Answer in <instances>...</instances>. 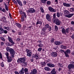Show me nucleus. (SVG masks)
I'll list each match as a JSON object with an SVG mask.
<instances>
[{"label":"nucleus","mask_w":74,"mask_h":74,"mask_svg":"<svg viewBox=\"0 0 74 74\" xmlns=\"http://www.w3.org/2000/svg\"><path fill=\"white\" fill-rule=\"evenodd\" d=\"M49 10L50 11H51V12H55L56 11V10L50 7H49Z\"/></svg>","instance_id":"14"},{"label":"nucleus","mask_w":74,"mask_h":74,"mask_svg":"<svg viewBox=\"0 0 74 74\" xmlns=\"http://www.w3.org/2000/svg\"><path fill=\"white\" fill-rule=\"evenodd\" d=\"M55 40V39H54L53 38H51L50 40V41L51 42H54V40Z\"/></svg>","instance_id":"42"},{"label":"nucleus","mask_w":74,"mask_h":74,"mask_svg":"<svg viewBox=\"0 0 74 74\" xmlns=\"http://www.w3.org/2000/svg\"><path fill=\"white\" fill-rule=\"evenodd\" d=\"M55 3H56V4H58V0H55Z\"/></svg>","instance_id":"59"},{"label":"nucleus","mask_w":74,"mask_h":74,"mask_svg":"<svg viewBox=\"0 0 74 74\" xmlns=\"http://www.w3.org/2000/svg\"><path fill=\"white\" fill-rule=\"evenodd\" d=\"M61 47L62 49H66V48H67L66 46L63 45H61Z\"/></svg>","instance_id":"35"},{"label":"nucleus","mask_w":74,"mask_h":74,"mask_svg":"<svg viewBox=\"0 0 74 74\" xmlns=\"http://www.w3.org/2000/svg\"><path fill=\"white\" fill-rule=\"evenodd\" d=\"M51 55L52 57H56L58 56V53L56 52H53L51 53Z\"/></svg>","instance_id":"9"},{"label":"nucleus","mask_w":74,"mask_h":74,"mask_svg":"<svg viewBox=\"0 0 74 74\" xmlns=\"http://www.w3.org/2000/svg\"><path fill=\"white\" fill-rule=\"evenodd\" d=\"M47 5H50V4H51V1H47Z\"/></svg>","instance_id":"49"},{"label":"nucleus","mask_w":74,"mask_h":74,"mask_svg":"<svg viewBox=\"0 0 74 74\" xmlns=\"http://www.w3.org/2000/svg\"><path fill=\"white\" fill-rule=\"evenodd\" d=\"M53 22L54 23H55L57 25H60L61 24V21L58 19H55L53 20Z\"/></svg>","instance_id":"2"},{"label":"nucleus","mask_w":74,"mask_h":74,"mask_svg":"<svg viewBox=\"0 0 74 74\" xmlns=\"http://www.w3.org/2000/svg\"><path fill=\"white\" fill-rule=\"evenodd\" d=\"M40 10L42 12H44V9H43V8H42V7H40Z\"/></svg>","instance_id":"45"},{"label":"nucleus","mask_w":74,"mask_h":74,"mask_svg":"<svg viewBox=\"0 0 74 74\" xmlns=\"http://www.w3.org/2000/svg\"><path fill=\"white\" fill-rule=\"evenodd\" d=\"M27 12L29 13H31V14H32V13H34V12H36V10L33 8H31L29 9L27 11Z\"/></svg>","instance_id":"6"},{"label":"nucleus","mask_w":74,"mask_h":74,"mask_svg":"<svg viewBox=\"0 0 74 74\" xmlns=\"http://www.w3.org/2000/svg\"><path fill=\"white\" fill-rule=\"evenodd\" d=\"M70 52H71L70 50L68 49L66 50V52H64V53L66 57H69V54L68 53H70Z\"/></svg>","instance_id":"7"},{"label":"nucleus","mask_w":74,"mask_h":74,"mask_svg":"<svg viewBox=\"0 0 74 74\" xmlns=\"http://www.w3.org/2000/svg\"><path fill=\"white\" fill-rule=\"evenodd\" d=\"M16 26L17 27H21V25L19 23H16Z\"/></svg>","instance_id":"23"},{"label":"nucleus","mask_w":74,"mask_h":74,"mask_svg":"<svg viewBox=\"0 0 74 74\" xmlns=\"http://www.w3.org/2000/svg\"><path fill=\"white\" fill-rule=\"evenodd\" d=\"M23 15L25 17H26V13H25V12H23Z\"/></svg>","instance_id":"52"},{"label":"nucleus","mask_w":74,"mask_h":74,"mask_svg":"<svg viewBox=\"0 0 74 74\" xmlns=\"http://www.w3.org/2000/svg\"><path fill=\"white\" fill-rule=\"evenodd\" d=\"M51 63H49L47 64V66H48V67H51Z\"/></svg>","instance_id":"47"},{"label":"nucleus","mask_w":74,"mask_h":74,"mask_svg":"<svg viewBox=\"0 0 74 74\" xmlns=\"http://www.w3.org/2000/svg\"><path fill=\"white\" fill-rule=\"evenodd\" d=\"M38 24H40V25H42V22L40 20H38L36 23V25H37Z\"/></svg>","instance_id":"25"},{"label":"nucleus","mask_w":74,"mask_h":74,"mask_svg":"<svg viewBox=\"0 0 74 74\" xmlns=\"http://www.w3.org/2000/svg\"><path fill=\"white\" fill-rule=\"evenodd\" d=\"M55 27L56 30H58V26L57 25H55Z\"/></svg>","instance_id":"48"},{"label":"nucleus","mask_w":74,"mask_h":74,"mask_svg":"<svg viewBox=\"0 0 74 74\" xmlns=\"http://www.w3.org/2000/svg\"><path fill=\"white\" fill-rule=\"evenodd\" d=\"M54 67H55V65L51 64V66H50V67H51V68Z\"/></svg>","instance_id":"56"},{"label":"nucleus","mask_w":74,"mask_h":74,"mask_svg":"<svg viewBox=\"0 0 74 74\" xmlns=\"http://www.w3.org/2000/svg\"><path fill=\"white\" fill-rule=\"evenodd\" d=\"M62 32L63 34H66L67 33L66 32V29L64 28H63L62 30Z\"/></svg>","instance_id":"21"},{"label":"nucleus","mask_w":74,"mask_h":74,"mask_svg":"<svg viewBox=\"0 0 74 74\" xmlns=\"http://www.w3.org/2000/svg\"><path fill=\"white\" fill-rule=\"evenodd\" d=\"M23 69V68L22 70L19 71V73L20 74H24V73H25V71H24V69Z\"/></svg>","instance_id":"22"},{"label":"nucleus","mask_w":74,"mask_h":74,"mask_svg":"<svg viewBox=\"0 0 74 74\" xmlns=\"http://www.w3.org/2000/svg\"><path fill=\"white\" fill-rule=\"evenodd\" d=\"M51 29H52V28H51V27L50 26H49L48 29V30L49 32H50L51 30Z\"/></svg>","instance_id":"57"},{"label":"nucleus","mask_w":74,"mask_h":74,"mask_svg":"<svg viewBox=\"0 0 74 74\" xmlns=\"http://www.w3.org/2000/svg\"><path fill=\"white\" fill-rule=\"evenodd\" d=\"M53 18L54 19H55V18H56V13H54L53 14Z\"/></svg>","instance_id":"54"},{"label":"nucleus","mask_w":74,"mask_h":74,"mask_svg":"<svg viewBox=\"0 0 74 74\" xmlns=\"http://www.w3.org/2000/svg\"><path fill=\"white\" fill-rule=\"evenodd\" d=\"M8 39L9 41L10 42L12 43V44H15V43H14V41H13V40H12V39L11 37H10L9 36H8Z\"/></svg>","instance_id":"8"},{"label":"nucleus","mask_w":74,"mask_h":74,"mask_svg":"<svg viewBox=\"0 0 74 74\" xmlns=\"http://www.w3.org/2000/svg\"><path fill=\"white\" fill-rule=\"evenodd\" d=\"M37 73V70L36 69H35L33 70V71L31 70V74H36Z\"/></svg>","instance_id":"12"},{"label":"nucleus","mask_w":74,"mask_h":74,"mask_svg":"<svg viewBox=\"0 0 74 74\" xmlns=\"http://www.w3.org/2000/svg\"><path fill=\"white\" fill-rule=\"evenodd\" d=\"M4 5L5 7V8L6 11H8V6H7V5L6 3H4Z\"/></svg>","instance_id":"32"},{"label":"nucleus","mask_w":74,"mask_h":74,"mask_svg":"<svg viewBox=\"0 0 74 74\" xmlns=\"http://www.w3.org/2000/svg\"><path fill=\"white\" fill-rule=\"evenodd\" d=\"M22 64H23V65L25 66H27V62H24L23 63H22Z\"/></svg>","instance_id":"43"},{"label":"nucleus","mask_w":74,"mask_h":74,"mask_svg":"<svg viewBox=\"0 0 74 74\" xmlns=\"http://www.w3.org/2000/svg\"><path fill=\"white\" fill-rule=\"evenodd\" d=\"M5 19H6L5 17L4 16L2 17L1 19V21H4L5 20Z\"/></svg>","instance_id":"40"},{"label":"nucleus","mask_w":74,"mask_h":74,"mask_svg":"<svg viewBox=\"0 0 74 74\" xmlns=\"http://www.w3.org/2000/svg\"><path fill=\"white\" fill-rule=\"evenodd\" d=\"M40 64H41L42 67H44V66H45V65L46 64V63L45 62H40Z\"/></svg>","instance_id":"24"},{"label":"nucleus","mask_w":74,"mask_h":74,"mask_svg":"<svg viewBox=\"0 0 74 74\" xmlns=\"http://www.w3.org/2000/svg\"><path fill=\"white\" fill-rule=\"evenodd\" d=\"M24 20H25V19H24V16L22 17V18L21 20V22H23V21H24Z\"/></svg>","instance_id":"46"},{"label":"nucleus","mask_w":74,"mask_h":74,"mask_svg":"<svg viewBox=\"0 0 74 74\" xmlns=\"http://www.w3.org/2000/svg\"><path fill=\"white\" fill-rule=\"evenodd\" d=\"M14 73H15L16 74H19V73H18V72H17V71H14Z\"/></svg>","instance_id":"64"},{"label":"nucleus","mask_w":74,"mask_h":74,"mask_svg":"<svg viewBox=\"0 0 74 74\" xmlns=\"http://www.w3.org/2000/svg\"><path fill=\"white\" fill-rule=\"evenodd\" d=\"M10 52L11 55V56H12V58H14L15 56L14 55L15 54V51L12 49H10Z\"/></svg>","instance_id":"5"},{"label":"nucleus","mask_w":74,"mask_h":74,"mask_svg":"<svg viewBox=\"0 0 74 74\" xmlns=\"http://www.w3.org/2000/svg\"><path fill=\"white\" fill-rule=\"evenodd\" d=\"M64 12L65 14H69V11L67 10H65Z\"/></svg>","instance_id":"31"},{"label":"nucleus","mask_w":74,"mask_h":74,"mask_svg":"<svg viewBox=\"0 0 74 74\" xmlns=\"http://www.w3.org/2000/svg\"><path fill=\"white\" fill-rule=\"evenodd\" d=\"M5 54L6 55V58L9 57V53H8V52H6L5 53Z\"/></svg>","instance_id":"33"},{"label":"nucleus","mask_w":74,"mask_h":74,"mask_svg":"<svg viewBox=\"0 0 74 74\" xmlns=\"http://www.w3.org/2000/svg\"><path fill=\"white\" fill-rule=\"evenodd\" d=\"M4 44H5V43H4V42H1V47H3V46H4Z\"/></svg>","instance_id":"41"},{"label":"nucleus","mask_w":74,"mask_h":74,"mask_svg":"<svg viewBox=\"0 0 74 74\" xmlns=\"http://www.w3.org/2000/svg\"><path fill=\"white\" fill-rule=\"evenodd\" d=\"M71 24L72 25H74V21H72L71 22Z\"/></svg>","instance_id":"61"},{"label":"nucleus","mask_w":74,"mask_h":74,"mask_svg":"<svg viewBox=\"0 0 74 74\" xmlns=\"http://www.w3.org/2000/svg\"><path fill=\"white\" fill-rule=\"evenodd\" d=\"M45 28L46 29H48V28H49V25L48 24H47L45 26Z\"/></svg>","instance_id":"44"},{"label":"nucleus","mask_w":74,"mask_h":74,"mask_svg":"<svg viewBox=\"0 0 74 74\" xmlns=\"http://www.w3.org/2000/svg\"><path fill=\"white\" fill-rule=\"evenodd\" d=\"M42 50V48L40 47V48H39L38 49V51H39V52H40Z\"/></svg>","instance_id":"53"},{"label":"nucleus","mask_w":74,"mask_h":74,"mask_svg":"<svg viewBox=\"0 0 74 74\" xmlns=\"http://www.w3.org/2000/svg\"><path fill=\"white\" fill-rule=\"evenodd\" d=\"M63 42H60L59 41H56L55 42L54 44L56 45H59L61 44H62Z\"/></svg>","instance_id":"16"},{"label":"nucleus","mask_w":74,"mask_h":74,"mask_svg":"<svg viewBox=\"0 0 74 74\" xmlns=\"http://www.w3.org/2000/svg\"><path fill=\"white\" fill-rule=\"evenodd\" d=\"M74 15V14L73 13H72V14H69L66 15V17H67V18H71V17H72Z\"/></svg>","instance_id":"18"},{"label":"nucleus","mask_w":74,"mask_h":74,"mask_svg":"<svg viewBox=\"0 0 74 74\" xmlns=\"http://www.w3.org/2000/svg\"><path fill=\"white\" fill-rule=\"evenodd\" d=\"M46 19L48 21H51V16H50V15L49 14H47L46 15Z\"/></svg>","instance_id":"10"},{"label":"nucleus","mask_w":74,"mask_h":74,"mask_svg":"<svg viewBox=\"0 0 74 74\" xmlns=\"http://www.w3.org/2000/svg\"><path fill=\"white\" fill-rule=\"evenodd\" d=\"M4 29H6L7 30H9L10 29V27H5L4 26L3 27Z\"/></svg>","instance_id":"28"},{"label":"nucleus","mask_w":74,"mask_h":74,"mask_svg":"<svg viewBox=\"0 0 74 74\" xmlns=\"http://www.w3.org/2000/svg\"><path fill=\"white\" fill-rule=\"evenodd\" d=\"M34 58H35L36 59H38V58H39V57L38 56V54H37V53L35 55Z\"/></svg>","instance_id":"26"},{"label":"nucleus","mask_w":74,"mask_h":74,"mask_svg":"<svg viewBox=\"0 0 74 74\" xmlns=\"http://www.w3.org/2000/svg\"><path fill=\"white\" fill-rule=\"evenodd\" d=\"M56 15L58 18H60V16H62L63 15V13L60 12L59 13V12H57V13Z\"/></svg>","instance_id":"17"},{"label":"nucleus","mask_w":74,"mask_h":74,"mask_svg":"<svg viewBox=\"0 0 74 74\" xmlns=\"http://www.w3.org/2000/svg\"><path fill=\"white\" fill-rule=\"evenodd\" d=\"M38 46L39 47H44V45L40 43L38 45Z\"/></svg>","instance_id":"39"},{"label":"nucleus","mask_w":74,"mask_h":74,"mask_svg":"<svg viewBox=\"0 0 74 74\" xmlns=\"http://www.w3.org/2000/svg\"><path fill=\"white\" fill-rule=\"evenodd\" d=\"M48 0H41V1L42 3H43V4H45L46 3V1H48Z\"/></svg>","instance_id":"34"},{"label":"nucleus","mask_w":74,"mask_h":74,"mask_svg":"<svg viewBox=\"0 0 74 74\" xmlns=\"http://www.w3.org/2000/svg\"><path fill=\"white\" fill-rule=\"evenodd\" d=\"M12 49H11V48H10L8 47L6 48V50H7V51H8V52H10V50Z\"/></svg>","instance_id":"36"},{"label":"nucleus","mask_w":74,"mask_h":74,"mask_svg":"<svg viewBox=\"0 0 74 74\" xmlns=\"http://www.w3.org/2000/svg\"><path fill=\"white\" fill-rule=\"evenodd\" d=\"M16 2L20 6H23V5H22V3L20 0H16Z\"/></svg>","instance_id":"15"},{"label":"nucleus","mask_w":74,"mask_h":74,"mask_svg":"<svg viewBox=\"0 0 74 74\" xmlns=\"http://www.w3.org/2000/svg\"><path fill=\"white\" fill-rule=\"evenodd\" d=\"M2 54H1V53L0 52V59H2Z\"/></svg>","instance_id":"58"},{"label":"nucleus","mask_w":74,"mask_h":74,"mask_svg":"<svg viewBox=\"0 0 74 74\" xmlns=\"http://www.w3.org/2000/svg\"><path fill=\"white\" fill-rule=\"evenodd\" d=\"M3 33H4V29L1 27L0 26V34H1Z\"/></svg>","instance_id":"20"},{"label":"nucleus","mask_w":74,"mask_h":74,"mask_svg":"<svg viewBox=\"0 0 74 74\" xmlns=\"http://www.w3.org/2000/svg\"><path fill=\"white\" fill-rule=\"evenodd\" d=\"M66 33H69V28H67L65 30Z\"/></svg>","instance_id":"37"},{"label":"nucleus","mask_w":74,"mask_h":74,"mask_svg":"<svg viewBox=\"0 0 74 74\" xmlns=\"http://www.w3.org/2000/svg\"><path fill=\"white\" fill-rule=\"evenodd\" d=\"M45 71H49L50 68L48 67H45Z\"/></svg>","instance_id":"27"},{"label":"nucleus","mask_w":74,"mask_h":74,"mask_svg":"<svg viewBox=\"0 0 74 74\" xmlns=\"http://www.w3.org/2000/svg\"><path fill=\"white\" fill-rule=\"evenodd\" d=\"M3 33H5V34H7L8 32H7V30H4Z\"/></svg>","instance_id":"50"},{"label":"nucleus","mask_w":74,"mask_h":74,"mask_svg":"<svg viewBox=\"0 0 74 74\" xmlns=\"http://www.w3.org/2000/svg\"><path fill=\"white\" fill-rule=\"evenodd\" d=\"M26 52L27 53V56L29 57H30L32 56V51L31 50L26 49Z\"/></svg>","instance_id":"3"},{"label":"nucleus","mask_w":74,"mask_h":74,"mask_svg":"<svg viewBox=\"0 0 74 74\" xmlns=\"http://www.w3.org/2000/svg\"><path fill=\"white\" fill-rule=\"evenodd\" d=\"M45 27L43 28L42 29V31H43L44 32H45V30H46V29H45Z\"/></svg>","instance_id":"60"},{"label":"nucleus","mask_w":74,"mask_h":74,"mask_svg":"<svg viewBox=\"0 0 74 74\" xmlns=\"http://www.w3.org/2000/svg\"><path fill=\"white\" fill-rule=\"evenodd\" d=\"M63 5L64 6L66 7H70L71 6V5H70L69 3H63Z\"/></svg>","instance_id":"13"},{"label":"nucleus","mask_w":74,"mask_h":74,"mask_svg":"<svg viewBox=\"0 0 74 74\" xmlns=\"http://www.w3.org/2000/svg\"><path fill=\"white\" fill-rule=\"evenodd\" d=\"M70 12H74V8H71L70 9Z\"/></svg>","instance_id":"38"},{"label":"nucleus","mask_w":74,"mask_h":74,"mask_svg":"<svg viewBox=\"0 0 74 74\" xmlns=\"http://www.w3.org/2000/svg\"><path fill=\"white\" fill-rule=\"evenodd\" d=\"M70 30H71L72 31L73 30V31H74V28H73V27H71Z\"/></svg>","instance_id":"63"},{"label":"nucleus","mask_w":74,"mask_h":74,"mask_svg":"<svg viewBox=\"0 0 74 74\" xmlns=\"http://www.w3.org/2000/svg\"><path fill=\"white\" fill-rule=\"evenodd\" d=\"M0 38L1 40L3 42H5V38H4L1 37H0Z\"/></svg>","instance_id":"29"},{"label":"nucleus","mask_w":74,"mask_h":74,"mask_svg":"<svg viewBox=\"0 0 74 74\" xmlns=\"http://www.w3.org/2000/svg\"><path fill=\"white\" fill-rule=\"evenodd\" d=\"M12 1L14 3V4H17V3L16 2V1L15 0H12Z\"/></svg>","instance_id":"51"},{"label":"nucleus","mask_w":74,"mask_h":74,"mask_svg":"<svg viewBox=\"0 0 74 74\" xmlns=\"http://www.w3.org/2000/svg\"><path fill=\"white\" fill-rule=\"evenodd\" d=\"M69 70H70L71 69H74V62H72V63L69 64L68 66Z\"/></svg>","instance_id":"4"},{"label":"nucleus","mask_w":74,"mask_h":74,"mask_svg":"<svg viewBox=\"0 0 74 74\" xmlns=\"http://www.w3.org/2000/svg\"><path fill=\"white\" fill-rule=\"evenodd\" d=\"M51 74H56V71H55V69L54 68L51 72Z\"/></svg>","instance_id":"19"},{"label":"nucleus","mask_w":74,"mask_h":74,"mask_svg":"<svg viewBox=\"0 0 74 74\" xmlns=\"http://www.w3.org/2000/svg\"><path fill=\"white\" fill-rule=\"evenodd\" d=\"M71 37L72 39H74V34H73L72 36H71Z\"/></svg>","instance_id":"55"},{"label":"nucleus","mask_w":74,"mask_h":74,"mask_svg":"<svg viewBox=\"0 0 74 74\" xmlns=\"http://www.w3.org/2000/svg\"><path fill=\"white\" fill-rule=\"evenodd\" d=\"M24 71H25V74H28L29 72H28V69L27 68H25L24 69Z\"/></svg>","instance_id":"30"},{"label":"nucleus","mask_w":74,"mask_h":74,"mask_svg":"<svg viewBox=\"0 0 74 74\" xmlns=\"http://www.w3.org/2000/svg\"><path fill=\"white\" fill-rule=\"evenodd\" d=\"M1 11L3 12H5V10L4 9H2L1 10Z\"/></svg>","instance_id":"62"},{"label":"nucleus","mask_w":74,"mask_h":74,"mask_svg":"<svg viewBox=\"0 0 74 74\" xmlns=\"http://www.w3.org/2000/svg\"><path fill=\"white\" fill-rule=\"evenodd\" d=\"M12 56H9L7 58L8 59V62H11L12 60Z\"/></svg>","instance_id":"11"},{"label":"nucleus","mask_w":74,"mask_h":74,"mask_svg":"<svg viewBox=\"0 0 74 74\" xmlns=\"http://www.w3.org/2000/svg\"><path fill=\"white\" fill-rule=\"evenodd\" d=\"M26 60V58L25 57L21 58H18L17 60L18 63H23L24 62H25Z\"/></svg>","instance_id":"1"}]
</instances>
